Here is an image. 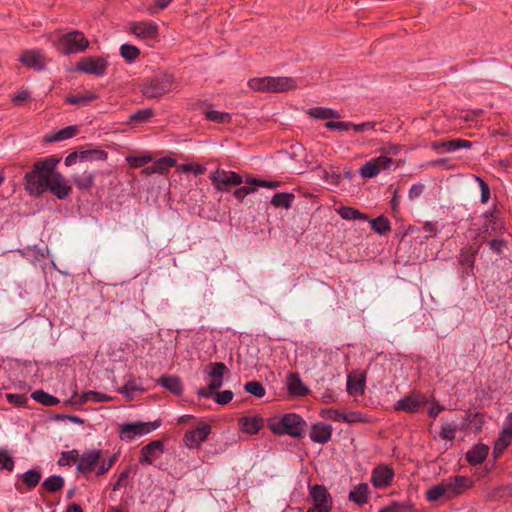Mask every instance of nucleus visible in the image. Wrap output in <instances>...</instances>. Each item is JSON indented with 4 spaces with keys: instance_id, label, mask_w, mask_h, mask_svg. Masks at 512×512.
Segmentation results:
<instances>
[{
    "instance_id": "f3484780",
    "label": "nucleus",
    "mask_w": 512,
    "mask_h": 512,
    "mask_svg": "<svg viewBox=\"0 0 512 512\" xmlns=\"http://www.w3.org/2000/svg\"><path fill=\"white\" fill-rule=\"evenodd\" d=\"M164 452V444L161 440H153L147 445L143 446L140 451L139 462L144 465H151Z\"/></svg>"
},
{
    "instance_id": "f704fd0d",
    "label": "nucleus",
    "mask_w": 512,
    "mask_h": 512,
    "mask_svg": "<svg viewBox=\"0 0 512 512\" xmlns=\"http://www.w3.org/2000/svg\"><path fill=\"white\" fill-rule=\"evenodd\" d=\"M31 398L33 400H35L36 402H38L44 406H47V407L55 406L60 402V400L57 397H55L43 390H36V391L32 392Z\"/></svg>"
},
{
    "instance_id": "e2e57ef3",
    "label": "nucleus",
    "mask_w": 512,
    "mask_h": 512,
    "mask_svg": "<svg viewBox=\"0 0 512 512\" xmlns=\"http://www.w3.org/2000/svg\"><path fill=\"white\" fill-rule=\"evenodd\" d=\"M321 416L331 421L343 422L344 413L334 408H327L321 411Z\"/></svg>"
},
{
    "instance_id": "49530a36",
    "label": "nucleus",
    "mask_w": 512,
    "mask_h": 512,
    "mask_svg": "<svg viewBox=\"0 0 512 512\" xmlns=\"http://www.w3.org/2000/svg\"><path fill=\"white\" fill-rule=\"evenodd\" d=\"M154 116L152 108H145L135 111L129 116V123H144L149 121Z\"/></svg>"
},
{
    "instance_id": "a19ab883",
    "label": "nucleus",
    "mask_w": 512,
    "mask_h": 512,
    "mask_svg": "<svg viewBox=\"0 0 512 512\" xmlns=\"http://www.w3.org/2000/svg\"><path fill=\"white\" fill-rule=\"evenodd\" d=\"M205 118L208 121L215 122L218 124H228L232 120L231 114L217 110H207L205 112Z\"/></svg>"
},
{
    "instance_id": "9d476101",
    "label": "nucleus",
    "mask_w": 512,
    "mask_h": 512,
    "mask_svg": "<svg viewBox=\"0 0 512 512\" xmlns=\"http://www.w3.org/2000/svg\"><path fill=\"white\" fill-rule=\"evenodd\" d=\"M108 61L103 56H88L80 59L76 66L75 71L102 77L107 73Z\"/></svg>"
},
{
    "instance_id": "6e6552de",
    "label": "nucleus",
    "mask_w": 512,
    "mask_h": 512,
    "mask_svg": "<svg viewBox=\"0 0 512 512\" xmlns=\"http://www.w3.org/2000/svg\"><path fill=\"white\" fill-rule=\"evenodd\" d=\"M161 426V420L152 422H128L119 426V436L122 441L130 442L137 436L151 433Z\"/></svg>"
},
{
    "instance_id": "052dcab7",
    "label": "nucleus",
    "mask_w": 512,
    "mask_h": 512,
    "mask_svg": "<svg viewBox=\"0 0 512 512\" xmlns=\"http://www.w3.org/2000/svg\"><path fill=\"white\" fill-rule=\"evenodd\" d=\"M246 184L255 187H264L269 189H275L279 187V182L277 181H268V180H260L253 177H249L246 179Z\"/></svg>"
},
{
    "instance_id": "79ce46f5",
    "label": "nucleus",
    "mask_w": 512,
    "mask_h": 512,
    "mask_svg": "<svg viewBox=\"0 0 512 512\" xmlns=\"http://www.w3.org/2000/svg\"><path fill=\"white\" fill-rule=\"evenodd\" d=\"M64 486V479L59 475H52L44 480L42 487L51 493L61 490Z\"/></svg>"
},
{
    "instance_id": "7ed1b4c3",
    "label": "nucleus",
    "mask_w": 512,
    "mask_h": 512,
    "mask_svg": "<svg viewBox=\"0 0 512 512\" xmlns=\"http://www.w3.org/2000/svg\"><path fill=\"white\" fill-rule=\"evenodd\" d=\"M118 455L113 454L108 459L102 457V451L99 449L86 450L79 456L77 471L83 475L95 472L96 476L106 474L117 461Z\"/></svg>"
},
{
    "instance_id": "e433bc0d",
    "label": "nucleus",
    "mask_w": 512,
    "mask_h": 512,
    "mask_svg": "<svg viewBox=\"0 0 512 512\" xmlns=\"http://www.w3.org/2000/svg\"><path fill=\"white\" fill-rule=\"evenodd\" d=\"M289 391L298 396H304L308 393V388L303 384L298 375H291L288 379Z\"/></svg>"
},
{
    "instance_id": "412c9836",
    "label": "nucleus",
    "mask_w": 512,
    "mask_h": 512,
    "mask_svg": "<svg viewBox=\"0 0 512 512\" xmlns=\"http://www.w3.org/2000/svg\"><path fill=\"white\" fill-rule=\"evenodd\" d=\"M240 430L248 435L257 434L264 427V419L261 416H244L238 419Z\"/></svg>"
},
{
    "instance_id": "6e6d98bb",
    "label": "nucleus",
    "mask_w": 512,
    "mask_h": 512,
    "mask_svg": "<svg viewBox=\"0 0 512 512\" xmlns=\"http://www.w3.org/2000/svg\"><path fill=\"white\" fill-rule=\"evenodd\" d=\"M359 173L361 177L371 179L379 174V169L372 160H369L360 168Z\"/></svg>"
},
{
    "instance_id": "dca6fc26",
    "label": "nucleus",
    "mask_w": 512,
    "mask_h": 512,
    "mask_svg": "<svg viewBox=\"0 0 512 512\" xmlns=\"http://www.w3.org/2000/svg\"><path fill=\"white\" fill-rule=\"evenodd\" d=\"M19 61L23 66L36 71H41L46 66V57L40 49L23 51L19 56Z\"/></svg>"
},
{
    "instance_id": "09e8293b",
    "label": "nucleus",
    "mask_w": 512,
    "mask_h": 512,
    "mask_svg": "<svg viewBox=\"0 0 512 512\" xmlns=\"http://www.w3.org/2000/svg\"><path fill=\"white\" fill-rule=\"evenodd\" d=\"M475 255L476 251L472 250V248H463L459 254V263L462 266H467L470 269H473L475 263Z\"/></svg>"
},
{
    "instance_id": "39448f33",
    "label": "nucleus",
    "mask_w": 512,
    "mask_h": 512,
    "mask_svg": "<svg viewBox=\"0 0 512 512\" xmlns=\"http://www.w3.org/2000/svg\"><path fill=\"white\" fill-rule=\"evenodd\" d=\"M248 86L256 92L282 93L297 87L291 77H255L248 81Z\"/></svg>"
},
{
    "instance_id": "c85d7f7f",
    "label": "nucleus",
    "mask_w": 512,
    "mask_h": 512,
    "mask_svg": "<svg viewBox=\"0 0 512 512\" xmlns=\"http://www.w3.org/2000/svg\"><path fill=\"white\" fill-rule=\"evenodd\" d=\"M95 174L91 171H84L72 177L73 183L81 191H88L94 185Z\"/></svg>"
},
{
    "instance_id": "f8f14e48",
    "label": "nucleus",
    "mask_w": 512,
    "mask_h": 512,
    "mask_svg": "<svg viewBox=\"0 0 512 512\" xmlns=\"http://www.w3.org/2000/svg\"><path fill=\"white\" fill-rule=\"evenodd\" d=\"M442 482L446 492V499H453L463 494L473 485V482L467 476L463 475L452 476Z\"/></svg>"
},
{
    "instance_id": "3c124183",
    "label": "nucleus",
    "mask_w": 512,
    "mask_h": 512,
    "mask_svg": "<svg viewBox=\"0 0 512 512\" xmlns=\"http://www.w3.org/2000/svg\"><path fill=\"white\" fill-rule=\"evenodd\" d=\"M440 498L446 499V492L443 482L439 483L438 485L432 486L426 492V499L430 502L437 501Z\"/></svg>"
},
{
    "instance_id": "ea45409f",
    "label": "nucleus",
    "mask_w": 512,
    "mask_h": 512,
    "mask_svg": "<svg viewBox=\"0 0 512 512\" xmlns=\"http://www.w3.org/2000/svg\"><path fill=\"white\" fill-rule=\"evenodd\" d=\"M371 228L373 231L380 235H386L391 230V224L388 218L379 216L370 221Z\"/></svg>"
},
{
    "instance_id": "72a5a7b5",
    "label": "nucleus",
    "mask_w": 512,
    "mask_h": 512,
    "mask_svg": "<svg viewBox=\"0 0 512 512\" xmlns=\"http://www.w3.org/2000/svg\"><path fill=\"white\" fill-rule=\"evenodd\" d=\"M294 195L286 192L276 193L271 199V205L275 208L289 209L292 206Z\"/></svg>"
},
{
    "instance_id": "a18cd8bd",
    "label": "nucleus",
    "mask_w": 512,
    "mask_h": 512,
    "mask_svg": "<svg viewBox=\"0 0 512 512\" xmlns=\"http://www.w3.org/2000/svg\"><path fill=\"white\" fill-rule=\"evenodd\" d=\"M120 55L128 63L134 62L140 56V50L138 47L131 44H122L120 46Z\"/></svg>"
},
{
    "instance_id": "9b49d317",
    "label": "nucleus",
    "mask_w": 512,
    "mask_h": 512,
    "mask_svg": "<svg viewBox=\"0 0 512 512\" xmlns=\"http://www.w3.org/2000/svg\"><path fill=\"white\" fill-rule=\"evenodd\" d=\"M129 33L146 42H156L159 38V27L151 21H133L129 24Z\"/></svg>"
},
{
    "instance_id": "8fccbe9b",
    "label": "nucleus",
    "mask_w": 512,
    "mask_h": 512,
    "mask_svg": "<svg viewBox=\"0 0 512 512\" xmlns=\"http://www.w3.org/2000/svg\"><path fill=\"white\" fill-rule=\"evenodd\" d=\"M244 390L247 393H249V394H251V395H253V396L257 397V398H262L266 394V390H265L264 386L259 381L247 382L244 385Z\"/></svg>"
},
{
    "instance_id": "bf43d9fd",
    "label": "nucleus",
    "mask_w": 512,
    "mask_h": 512,
    "mask_svg": "<svg viewBox=\"0 0 512 512\" xmlns=\"http://www.w3.org/2000/svg\"><path fill=\"white\" fill-rule=\"evenodd\" d=\"M457 427L451 423H444L441 426L440 437L443 440L453 441L455 439Z\"/></svg>"
},
{
    "instance_id": "338daca9",
    "label": "nucleus",
    "mask_w": 512,
    "mask_h": 512,
    "mask_svg": "<svg viewBox=\"0 0 512 512\" xmlns=\"http://www.w3.org/2000/svg\"><path fill=\"white\" fill-rule=\"evenodd\" d=\"M6 399L9 404L21 407L25 406L27 403V397L23 394H14V393H8L6 394Z\"/></svg>"
},
{
    "instance_id": "680f3d73",
    "label": "nucleus",
    "mask_w": 512,
    "mask_h": 512,
    "mask_svg": "<svg viewBox=\"0 0 512 512\" xmlns=\"http://www.w3.org/2000/svg\"><path fill=\"white\" fill-rule=\"evenodd\" d=\"M233 396L234 394L231 390H224L220 392L214 391L212 397H214V400L217 404L226 405L232 401Z\"/></svg>"
},
{
    "instance_id": "774afa93",
    "label": "nucleus",
    "mask_w": 512,
    "mask_h": 512,
    "mask_svg": "<svg viewBox=\"0 0 512 512\" xmlns=\"http://www.w3.org/2000/svg\"><path fill=\"white\" fill-rule=\"evenodd\" d=\"M512 496V486H500L495 488L491 494L490 498H502V497H511Z\"/></svg>"
},
{
    "instance_id": "2f4dec72",
    "label": "nucleus",
    "mask_w": 512,
    "mask_h": 512,
    "mask_svg": "<svg viewBox=\"0 0 512 512\" xmlns=\"http://www.w3.org/2000/svg\"><path fill=\"white\" fill-rule=\"evenodd\" d=\"M337 212L340 217L345 220H368V216L366 214L353 207L341 206L339 209H337Z\"/></svg>"
},
{
    "instance_id": "58836bf2",
    "label": "nucleus",
    "mask_w": 512,
    "mask_h": 512,
    "mask_svg": "<svg viewBox=\"0 0 512 512\" xmlns=\"http://www.w3.org/2000/svg\"><path fill=\"white\" fill-rule=\"evenodd\" d=\"M153 158L149 153H143L141 155H129L126 157V162L130 168L136 169L145 166L152 162Z\"/></svg>"
},
{
    "instance_id": "a878e982",
    "label": "nucleus",
    "mask_w": 512,
    "mask_h": 512,
    "mask_svg": "<svg viewBox=\"0 0 512 512\" xmlns=\"http://www.w3.org/2000/svg\"><path fill=\"white\" fill-rule=\"evenodd\" d=\"M158 384L176 396H180L183 392V385L178 376L163 375L158 379Z\"/></svg>"
},
{
    "instance_id": "37998d69",
    "label": "nucleus",
    "mask_w": 512,
    "mask_h": 512,
    "mask_svg": "<svg viewBox=\"0 0 512 512\" xmlns=\"http://www.w3.org/2000/svg\"><path fill=\"white\" fill-rule=\"evenodd\" d=\"M21 478L28 489H33L40 483L41 473L38 470L30 469L24 472Z\"/></svg>"
},
{
    "instance_id": "c756f323",
    "label": "nucleus",
    "mask_w": 512,
    "mask_h": 512,
    "mask_svg": "<svg viewBox=\"0 0 512 512\" xmlns=\"http://www.w3.org/2000/svg\"><path fill=\"white\" fill-rule=\"evenodd\" d=\"M512 442V433L506 430L505 428L499 434V437L494 443L493 454L495 458H498L500 455L504 453V451L508 448V446Z\"/></svg>"
},
{
    "instance_id": "7c9ffc66",
    "label": "nucleus",
    "mask_w": 512,
    "mask_h": 512,
    "mask_svg": "<svg viewBox=\"0 0 512 512\" xmlns=\"http://www.w3.org/2000/svg\"><path fill=\"white\" fill-rule=\"evenodd\" d=\"M307 113L310 117L315 118V119L326 120V119H339L340 118V114L338 111H336L332 108L321 107V106L310 108Z\"/></svg>"
},
{
    "instance_id": "393cba45",
    "label": "nucleus",
    "mask_w": 512,
    "mask_h": 512,
    "mask_svg": "<svg viewBox=\"0 0 512 512\" xmlns=\"http://www.w3.org/2000/svg\"><path fill=\"white\" fill-rule=\"evenodd\" d=\"M120 394H122L127 400H132L138 393H142L144 388L139 378L131 375L126 383L118 388L117 390Z\"/></svg>"
},
{
    "instance_id": "4d7b16f0",
    "label": "nucleus",
    "mask_w": 512,
    "mask_h": 512,
    "mask_svg": "<svg viewBox=\"0 0 512 512\" xmlns=\"http://www.w3.org/2000/svg\"><path fill=\"white\" fill-rule=\"evenodd\" d=\"M469 421L468 426L478 432L482 429L484 424V415L482 413H470L467 415Z\"/></svg>"
},
{
    "instance_id": "6ab92c4d",
    "label": "nucleus",
    "mask_w": 512,
    "mask_h": 512,
    "mask_svg": "<svg viewBox=\"0 0 512 512\" xmlns=\"http://www.w3.org/2000/svg\"><path fill=\"white\" fill-rule=\"evenodd\" d=\"M310 497L315 506L331 511L333 501L325 486L316 484L310 487Z\"/></svg>"
},
{
    "instance_id": "a211bd4d",
    "label": "nucleus",
    "mask_w": 512,
    "mask_h": 512,
    "mask_svg": "<svg viewBox=\"0 0 512 512\" xmlns=\"http://www.w3.org/2000/svg\"><path fill=\"white\" fill-rule=\"evenodd\" d=\"M48 190L59 200H64L70 195L72 188L63 175L56 171L50 181Z\"/></svg>"
},
{
    "instance_id": "de8ad7c7",
    "label": "nucleus",
    "mask_w": 512,
    "mask_h": 512,
    "mask_svg": "<svg viewBox=\"0 0 512 512\" xmlns=\"http://www.w3.org/2000/svg\"><path fill=\"white\" fill-rule=\"evenodd\" d=\"M79 452L76 449H72L69 451H64L61 453V456L58 460L59 466H71L73 464H78L79 462Z\"/></svg>"
},
{
    "instance_id": "0eeeda50",
    "label": "nucleus",
    "mask_w": 512,
    "mask_h": 512,
    "mask_svg": "<svg viewBox=\"0 0 512 512\" xmlns=\"http://www.w3.org/2000/svg\"><path fill=\"white\" fill-rule=\"evenodd\" d=\"M227 372V366L223 362H212L206 366L205 373L212 380L206 387H200L197 395L201 398L209 399L213 392L223 385V377Z\"/></svg>"
},
{
    "instance_id": "ddd939ff",
    "label": "nucleus",
    "mask_w": 512,
    "mask_h": 512,
    "mask_svg": "<svg viewBox=\"0 0 512 512\" xmlns=\"http://www.w3.org/2000/svg\"><path fill=\"white\" fill-rule=\"evenodd\" d=\"M427 402L426 397L420 392H411L399 399L395 405V411H403L415 414L420 411L421 407Z\"/></svg>"
},
{
    "instance_id": "f03ea898",
    "label": "nucleus",
    "mask_w": 512,
    "mask_h": 512,
    "mask_svg": "<svg viewBox=\"0 0 512 512\" xmlns=\"http://www.w3.org/2000/svg\"><path fill=\"white\" fill-rule=\"evenodd\" d=\"M267 425L274 435H288L293 438H302L307 429V422L297 413L271 417L268 419Z\"/></svg>"
},
{
    "instance_id": "2eb2a0df",
    "label": "nucleus",
    "mask_w": 512,
    "mask_h": 512,
    "mask_svg": "<svg viewBox=\"0 0 512 512\" xmlns=\"http://www.w3.org/2000/svg\"><path fill=\"white\" fill-rule=\"evenodd\" d=\"M211 431V425L202 424L196 429L187 431L183 436V443L189 449H198L208 439Z\"/></svg>"
},
{
    "instance_id": "aec40b11",
    "label": "nucleus",
    "mask_w": 512,
    "mask_h": 512,
    "mask_svg": "<svg viewBox=\"0 0 512 512\" xmlns=\"http://www.w3.org/2000/svg\"><path fill=\"white\" fill-rule=\"evenodd\" d=\"M333 428L330 424L317 422L311 426L310 439L318 444H325L331 440Z\"/></svg>"
},
{
    "instance_id": "cd10ccee",
    "label": "nucleus",
    "mask_w": 512,
    "mask_h": 512,
    "mask_svg": "<svg viewBox=\"0 0 512 512\" xmlns=\"http://www.w3.org/2000/svg\"><path fill=\"white\" fill-rule=\"evenodd\" d=\"M75 125L67 126L57 132L46 134L44 140L48 143L60 142L74 137L78 133Z\"/></svg>"
},
{
    "instance_id": "4c0bfd02",
    "label": "nucleus",
    "mask_w": 512,
    "mask_h": 512,
    "mask_svg": "<svg viewBox=\"0 0 512 512\" xmlns=\"http://www.w3.org/2000/svg\"><path fill=\"white\" fill-rule=\"evenodd\" d=\"M157 174L166 175L170 168L176 165V159L164 156L153 162Z\"/></svg>"
},
{
    "instance_id": "5fc2aeb1",
    "label": "nucleus",
    "mask_w": 512,
    "mask_h": 512,
    "mask_svg": "<svg viewBox=\"0 0 512 512\" xmlns=\"http://www.w3.org/2000/svg\"><path fill=\"white\" fill-rule=\"evenodd\" d=\"M183 173L192 172L195 176L202 175L206 171V167L197 163H184L178 166Z\"/></svg>"
},
{
    "instance_id": "13d9d810",
    "label": "nucleus",
    "mask_w": 512,
    "mask_h": 512,
    "mask_svg": "<svg viewBox=\"0 0 512 512\" xmlns=\"http://www.w3.org/2000/svg\"><path fill=\"white\" fill-rule=\"evenodd\" d=\"M368 421H369L368 417L359 411L344 413V417H343V422L348 423V424L364 423V422H368Z\"/></svg>"
},
{
    "instance_id": "864d4df0",
    "label": "nucleus",
    "mask_w": 512,
    "mask_h": 512,
    "mask_svg": "<svg viewBox=\"0 0 512 512\" xmlns=\"http://www.w3.org/2000/svg\"><path fill=\"white\" fill-rule=\"evenodd\" d=\"M14 459L7 450H0V469L12 472L14 470Z\"/></svg>"
},
{
    "instance_id": "423d86ee",
    "label": "nucleus",
    "mask_w": 512,
    "mask_h": 512,
    "mask_svg": "<svg viewBox=\"0 0 512 512\" xmlns=\"http://www.w3.org/2000/svg\"><path fill=\"white\" fill-rule=\"evenodd\" d=\"M90 45V41L80 30H71L59 35L56 48L64 55L79 54Z\"/></svg>"
},
{
    "instance_id": "69168bd1",
    "label": "nucleus",
    "mask_w": 512,
    "mask_h": 512,
    "mask_svg": "<svg viewBox=\"0 0 512 512\" xmlns=\"http://www.w3.org/2000/svg\"><path fill=\"white\" fill-rule=\"evenodd\" d=\"M352 122L349 121H328L325 127L328 130L348 131L351 129Z\"/></svg>"
},
{
    "instance_id": "1a4fd4ad",
    "label": "nucleus",
    "mask_w": 512,
    "mask_h": 512,
    "mask_svg": "<svg viewBox=\"0 0 512 512\" xmlns=\"http://www.w3.org/2000/svg\"><path fill=\"white\" fill-rule=\"evenodd\" d=\"M209 179L215 190L218 192H230L231 186H238L243 183V178L235 171L217 169L210 173Z\"/></svg>"
},
{
    "instance_id": "5701e85b",
    "label": "nucleus",
    "mask_w": 512,
    "mask_h": 512,
    "mask_svg": "<svg viewBox=\"0 0 512 512\" xmlns=\"http://www.w3.org/2000/svg\"><path fill=\"white\" fill-rule=\"evenodd\" d=\"M472 142L464 139H453L449 141H434L431 143L433 150L444 149L446 152H455L459 149H470Z\"/></svg>"
},
{
    "instance_id": "b1692460",
    "label": "nucleus",
    "mask_w": 512,
    "mask_h": 512,
    "mask_svg": "<svg viewBox=\"0 0 512 512\" xmlns=\"http://www.w3.org/2000/svg\"><path fill=\"white\" fill-rule=\"evenodd\" d=\"M370 498V489L367 483H359L353 487V489L348 494V499L350 502L357 504L358 506H363L369 501Z\"/></svg>"
},
{
    "instance_id": "4468645a",
    "label": "nucleus",
    "mask_w": 512,
    "mask_h": 512,
    "mask_svg": "<svg viewBox=\"0 0 512 512\" xmlns=\"http://www.w3.org/2000/svg\"><path fill=\"white\" fill-rule=\"evenodd\" d=\"M395 472L392 466L387 464L377 465L371 473V483L375 489H385L391 486Z\"/></svg>"
},
{
    "instance_id": "20e7f679",
    "label": "nucleus",
    "mask_w": 512,
    "mask_h": 512,
    "mask_svg": "<svg viewBox=\"0 0 512 512\" xmlns=\"http://www.w3.org/2000/svg\"><path fill=\"white\" fill-rule=\"evenodd\" d=\"M176 87L177 82L173 75L162 73L145 79L141 85V93L148 99H160Z\"/></svg>"
},
{
    "instance_id": "473e14b6",
    "label": "nucleus",
    "mask_w": 512,
    "mask_h": 512,
    "mask_svg": "<svg viewBox=\"0 0 512 512\" xmlns=\"http://www.w3.org/2000/svg\"><path fill=\"white\" fill-rule=\"evenodd\" d=\"M97 98V94L91 91H87L84 95H68L66 97V103L71 105L86 106Z\"/></svg>"
},
{
    "instance_id": "0e129e2a",
    "label": "nucleus",
    "mask_w": 512,
    "mask_h": 512,
    "mask_svg": "<svg viewBox=\"0 0 512 512\" xmlns=\"http://www.w3.org/2000/svg\"><path fill=\"white\" fill-rule=\"evenodd\" d=\"M31 97V93L28 89L22 88L18 90L11 98V101L14 105L20 106L25 101L29 100Z\"/></svg>"
},
{
    "instance_id": "bb28decb",
    "label": "nucleus",
    "mask_w": 512,
    "mask_h": 512,
    "mask_svg": "<svg viewBox=\"0 0 512 512\" xmlns=\"http://www.w3.org/2000/svg\"><path fill=\"white\" fill-rule=\"evenodd\" d=\"M366 377L364 374L349 375L347 377V392L351 396H360L364 393Z\"/></svg>"
},
{
    "instance_id": "f257e3e1",
    "label": "nucleus",
    "mask_w": 512,
    "mask_h": 512,
    "mask_svg": "<svg viewBox=\"0 0 512 512\" xmlns=\"http://www.w3.org/2000/svg\"><path fill=\"white\" fill-rule=\"evenodd\" d=\"M60 159L50 156L34 163L33 169L24 176L25 190L30 195H41L46 190Z\"/></svg>"
},
{
    "instance_id": "603ef678",
    "label": "nucleus",
    "mask_w": 512,
    "mask_h": 512,
    "mask_svg": "<svg viewBox=\"0 0 512 512\" xmlns=\"http://www.w3.org/2000/svg\"><path fill=\"white\" fill-rule=\"evenodd\" d=\"M373 163L376 165V168L379 169V173L383 170H389L395 165L396 161L390 157L385 155H381L371 159Z\"/></svg>"
},
{
    "instance_id": "4be33fe9",
    "label": "nucleus",
    "mask_w": 512,
    "mask_h": 512,
    "mask_svg": "<svg viewBox=\"0 0 512 512\" xmlns=\"http://www.w3.org/2000/svg\"><path fill=\"white\" fill-rule=\"evenodd\" d=\"M489 450V446L484 443L475 444L467 451L466 461L472 466L480 465L486 460Z\"/></svg>"
},
{
    "instance_id": "c9c22d12",
    "label": "nucleus",
    "mask_w": 512,
    "mask_h": 512,
    "mask_svg": "<svg viewBox=\"0 0 512 512\" xmlns=\"http://www.w3.org/2000/svg\"><path fill=\"white\" fill-rule=\"evenodd\" d=\"M487 220V231L498 232L504 229V223L499 217V212L496 209L489 211L485 214Z\"/></svg>"
},
{
    "instance_id": "c03bdc74",
    "label": "nucleus",
    "mask_w": 512,
    "mask_h": 512,
    "mask_svg": "<svg viewBox=\"0 0 512 512\" xmlns=\"http://www.w3.org/2000/svg\"><path fill=\"white\" fill-rule=\"evenodd\" d=\"M112 400V397H110L107 394L97 392V391H87L84 392L81 396V402L87 403V402H94V403H101V402H109Z\"/></svg>"
}]
</instances>
